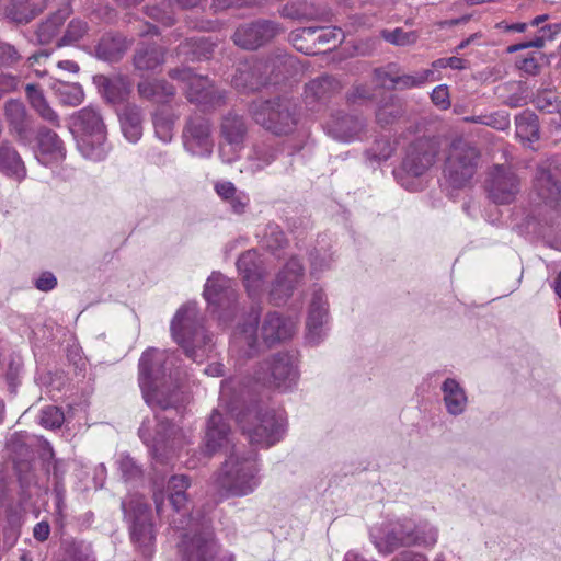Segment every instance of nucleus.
I'll return each mask as SVG.
<instances>
[{"mask_svg":"<svg viewBox=\"0 0 561 561\" xmlns=\"http://www.w3.org/2000/svg\"><path fill=\"white\" fill-rule=\"evenodd\" d=\"M522 182L511 167L495 164L491 168L485 182L490 199L499 205L513 203L520 192Z\"/></svg>","mask_w":561,"mask_h":561,"instance_id":"nucleus-12","label":"nucleus"},{"mask_svg":"<svg viewBox=\"0 0 561 561\" xmlns=\"http://www.w3.org/2000/svg\"><path fill=\"white\" fill-rule=\"evenodd\" d=\"M254 379L267 388L286 390L295 379L293 357L288 353H277L265 360Z\"/></svg>","mask_w":561,"mask_h":561,"instance_id":"nucleus-13","label":"nucleus"},{"mask_svg":"<svg viewBox=\"0 0 561 561\" xmlns=\"http://www.w3.org/2000/svg\"><path fill=\"white\" fill-rule=\"evenodd\" d=\"M65 157L66 149L59 136L46 127L39 128L37 131V159L47 165L60 162Z\"/></svg>","mask_w":561,"mask_h":561,"instance_id":"nucleus-23","label":"nucleus"},{"mask_svg":"<svg viewBox=\"0 0 561 561\" xmlns=\"http://www.w3.org/2000/svg\"><path fill=\"white\" fill-rule=\"evenodd\" d=\"M385 540L389 551L410 546L431 548L437 542V531L434 528L397 523L387 533Z\"/></svg>","mask_w":561,"mask_h":561,"instance_id":"nucleus-15","label":"nucleus"},{"mask_svg":"<svg viewBox=\"0 0 561 561\" xmlns=\"http://www.w3.org/2000/svg\"><path fill=\"white\" fill-rule=\"evenodd\" d=\"M169 77L184 84L185 98L202 111L211 112L226 105V92L218 89L208 77L197 75L190 68L171 69Z\"/></svg>","mask_w":561,"mask_h":561,"instance_id":"nucleus-4","label":"nucleus"},{"mask_svg":"<svg viewBox=\"0 0 561 561\" xmlns=\"http://www.w3.org/2000/svg\"><path fill=\"white\" fill-rule=\"evenodd\" d=\"M364 127L365 123L363 119L348 114L332 115L325 123V129L329 135L346 142L357 139Z\"/></svg>","mask_w":561,"mask_h":561,"instance_id":"nucleus-24","label":"nucleus"},{"mask_svg":"<svg viewBox=\"0 0 561 561\" xmlns=\"http://www.w3.org/2000/svg\"><path fill=\"white\" fill-rule=\"evenodd\" d=\"M237 267L242 275L249 296L255 297L261 291L267 275L261 255L255 250H249L239 256Z\"/></svg>","mask_w":561,"mask_h":561,"instance_id":"nucleus-19","label":"nucleus"},{"mask_svg":"<svg viewBox=\"0 0 561 561\" xmlns=\"http://www.w3.org/2000/svg\"><path fill=\"white\" fill-rule=\"evenodd\" d=\"M341 90V83L331 76L314 78L305 84L304 102L312 111L325 105Z\"/></svg>","mask_w":561,"mask_h":561,"instance_id":"nucleus-20","label":"nucleus"},{"mask_svg":"<svg viewBox=\"0 0 561 561\" xmlns=\"http://www.w3.org/2000/svg\"><path fill=\"white\" fill-rule=\"evenodd\" d=\"M534 190L546 204H558L561 199V183L542 165L537 168Z\"/></svg>","mask_w":561,"mask_h":561,"instance_id":"nucleus-29","label":"nucleus"},{"mask_svg":"<svg viewBox=\"0 0 561 561\" xmlns=\"http://www.w3.org/2000/svg\"><path fill=\"white\" fill-rule=\"evenodd\" d=\"M440 146L435 138H419L411 142L402 161L404 171L413 176L426 173L436 162Z\"/></svg>","mask_w":561,"mask_h":561,"instance_id":"nucleus-14","label":"nucleus"},{"mask_svg":"<svg viewBox=\"0 0 561 561\" xmlns=\"http://www.w3.org/2000/svg\"><path fill=\"white\" fill-rule=\"evenodd\" d=\"M138 92L144 99L164 104L173 99L175 88L165 80H146L138 84Z\"/></svg>","mask_w":561,"mask_h":561,"instance_id":"nucleus-36","label":"nucleus"},{"mask_svg":"<svg viewBox=\"0 0 561 561\" xmlns=\"http://www.w3.org/2000/svg\"><path fill=\"white\" fill-rule=\"evenodd\" d=\"M123 510L129 520V534L131 541L141 549L142 553L150 556L156 540V531L152 523L151 508L142 499H133Z\"/></svg>","mask_w":561,"mask_h":561,"instance_id":"nucleus-11","label":"nucleus"},{"mask_svg":"<svg viewBox=\"0 0 561 561\" xmlns=\"http://www.w3.org/2000/svg\"><path fill=\"white\" fill-rule=\"evenodd\" d=\"M516 136L522 141L533 142L539 139V124L535 114L525 112L515 118Z\"/></svg>","mask_w":561,"mask_h":561,"instance_id":"nucleus-43","label":"nucleus"},{"mask_svg":"<svg viewBox=\"0 0 561 561\" xmlns=\"http://www.w3.org/2000/svg\"><path fill=\"white\" fill-rule=\"evenodd\" d=\"M279 148L272 142L261 141L253 146L250 160L253 171H262L271 165L278 157Z\"/></svg>","mask_w":561,"mask_h":561,"instance_id":"nucleus-42","label":"nucleus"},{"mask_svg":"<svg viewBox=\"0 0 561 561\" xmlns=\"http://www.w3.org/2000/svg\"><path fill=\"white\" fill-rule=\"evenodd\" d=\"M328 316V301L322 289H316L307 318V328L310 334H316Z\"/></svg>","mask_w":561,"mask_h":561,"instance_id":"nucleus-38","label":"nucleus"},{"mask_svg":"<svg viewBox=\"0 0 561 561\" xmlns=\"http://www.w3.org/2000/svg\"><path fill=\"white\" fill-rule=\"evenodd\" d=\"M71 8V0H13L9 14L18 23H28L45 9Z\"/></svg>","mask_w":561,"mask_h":561,"instance_id":"nucleus-21","label":"nucleus"},{"mask_svg":"<svg viewBox=\"0 0 561 561\" xmlns=\"http://www.w3.org/2000/svg\"><path fill=\"white\" fill-rule=\"evenodd\" d=\"M380 34L385 41L397 46L412 45L419 38L415 31L405 32L401 27H397L393 31L382 30Z\"/></svg>","mask_w":561,"mask_h":561,"instance_id":"nucleus-51","label":"nucleus"},{"mask_svg":"<svg viewBox=\"0 0 561 561\" xmlns=\"http://www.w3.org/2000/svg\"><path fill=\"white\" fill-rule=\"evenodd\" d=\"M286 64V58L271 61L253 59L240 62L232 77V84L239 91H255L265 84H275L278 82V76L274 75L275 68Z\"/></svg>","mask_w":561,"mask_h":561,"instance_id":"nucleus-10","label":"nucleus"},{"mask_svg":"<svg viewBox=\"0 0 561 561\" xmlns=\"http://www.w3.org/2000/svg\"><path fill=\"white\" fill-rule=\"evenodd\" d=\"M4 117L9 125V130L20 142L28 140V122L24 104L11 99L4 104Z\"/></svg>","mask_w":561,"mask_h":561,"instance_id":"nucleus-26","label":"nucleus"},{"mask_svg":"<svg viewBox=\"0 0 561 561\" xmlns=\"http://www.w3.org/2000/svg\"><path fill=\"white\" fill-rule=\"evenodd\" d=\"M191 486V480L185 474L172 476L168 481V500L172 513L165 514L164 494L156 492L153 501L157 515L165 518L169 525L174 529H183L191 526L199 515L193 514L192 501L186 491Z\"/></svg>","mask_w":561,"mask_h":561,"instance_id":"nucleus-3","label":"nucleus"},{"mask_svg":"<svg viewBox=\"0 0 561 561\" xmlns=\"http://www.w3.org/2000/svg\"><path fill=\"white\" fill-rule=\"evenodd\" d=\"M249 113L257 125L275 136L293 134L299 123L297 104L285 98L253 101Z\"/></svg>","mask_w":561,"mask_h":561,"instance_id":"nucleus-2","label":"nucleus"},{"mask_svg":"<svg viewBox=\"0 0 561 561\" xmlns=\"http://www.w3.org/2000/svg\"><path fill=\"white\" fill-rule=\"evenodd\" d=\"M214 47L215 43L208 37H192L179 45L178 53L185 56L191 55V59H208L214 51Z\"/></svg>","mask_w":561,"mask_h":561,"instance_id":"nucleus-41","label":"nucleus"},{"mask_svg":"<svg viewBox=\"0 0 561 561\" xmlns=\"http://www.w3.org/2000/svg\"><path fill=\"white\" fill-rule=\"evenodd\" d=\"M535 106L540 111L552 113L558 105L556 104V96L551 92L543 91L538 93L534 99Z\"/></svg>","mask_w":561,"mask_h":561,"instance_id":"nucleus-59","label":"nucleus"},{"mask_svg":"<svg viewBox=\"0 0 561 561\" xmlns=\"http://www.w3.org/2000/svg\"><path fill=\"white\" fill-rule=\"evenodd\" d=\"M229 426L224 422L222 415L214 411L207 423V431L205 435V451L213 455L224 447L229 445Z\"/></svg>","mask_w":561,"mask_h":561,"instance_id":"nucleus-27","label":"nucleus"},{"mask_svg":"<svg viewBox=\"0 0 561 561\" xmlns=\"http://www.w3.org/2000/svg\"><path fill=\"white\" fill-rule=\"evenodd\" d=\"M517 68L528 76H537L541 66L535 55L520 57L516 60Z\"/></svg>","mask_w":561,"mask_h":561,"instance_id":"nucleus-58","label":"nucleus"},{"mask_svg":"<svg viewBox=\"0 0 561 561\" xmlns=\"http://www.w3.org/2000/svg\"><path fill=\"white\" fill-rule=\"evenodd\" d=\"M318 33L316 35V43L319 44H332L335 47L337 42H341L344 37L343 31L339 27H317Z\"/></svg>","mask_w":561,"mask_h":561,"instance_id":"nucleus-56","label":"nucleus"},{"mask_svg":"<svg viewBox=\"0 0 561 561\" xmlns=\"http://www.w3.org/2000/svg\"><path fill=\"white\" fill-rule=\"evenodd\" d=\"M20 60L18 50L9 44L0 45V66H12Z\"/></svg>","mask_w":561,"mask_h":561,"instance_id":"nucleus-61","label":"nucleus"},{"mask_svg":"<svg viewBox=\"0 0 561 561\" xmlns=\"http://www.w3.org/2000/svg\"><path fill=\"white\" fill-rule=\"evenodd\" d=\"M279 28L271 21H257L241 25L232 37L234 44L243 49H256L276 36Z\"/></svg>","mask_w":561,"mask_h":561,"instance_id":"nucleus-18","label":"nucleus"},{"mask_svg":"<svg viewBox=\"0 0 561 561\" xmlns=\"http://www.w3.org/2000/svg\"><path fill=\"white\" fill-rule=\"evenodd\" d=\"M130 42L121 34H104L95 47L96 56L106 61H118L126 50Z\"/></svg>","mask_w":561,"mask_h":561,"instance_id":"nucleus-31","label":"nucleus"},{"mask_svg":"<svg viewBox=\"0 0 561 561\" xmlns=\"http://www.w3.org/2000/svg\"><path fill=\"white\" fill-rule=\"evenodd\" d=\"M0 171L18 181L23 180L26 175V169L20 154L9 141H2L0 145Z\"/></svg>","mask_w":561,"mask_h":561,"instance_id":"nucleus-32","label":"nucleus"},{"mask_svg":"<svg viewBox=\"0 0 561 561\" xmlns=\"http://www.w3.org/2000/svg\"><path fill=\"white\" fill-rule=\"evenodd\" d=\"M72 9H56L36 31V37L41 44L50 43L58 34L65 21L71 14Z\"/></svg>","mask_w":561,"mask_h":561,"instance_id":"nucleus-37","label":"nucleus"},{"mask_svg":"<svg viewBox=\"0 0 561 561\" xmlns=\"http://www.w3.org/2000/svg\"><path fill=\"white\" fill-rule=\"evenodd\" d=\"M20 79L9 73L0 75V98L18 89Z\"/></svg>","mask_w":561,"mask_h":561,"instance_id":"nucleus-64","label":"nucleus"},{"mask_svg":"<svg viewBox=\"0 0 561 561\" xmlns=\"http://www.w3.org/2000/svg\"><path fill=\"white\" fill-rule=\"evenodd\" d=\"M296 331V322L285 319L277 312L268 313L262 325V337L267 344L290 339Z\"/></svg>","mask_w":561,"mask_h":561,"instance_id":"nucleus-25","label":"nucleus"},{"mask_svg":"<svg viewBox=\"0 0 561 561\" xmlns=\"http://www.w3.org/2000/svg\"><path fill=\"white\" fill-rule=\"evenodd\" d=\"M480 151L462 139L454 140L444 165V176L454 188L468 186L477 173Z\"/></svg>","mask_w":561,"mask_h":561,"instance_id":"nucleus-6","label":"nucleus"},{"mask_svg":"<svg viewBox=\"0 0 561 561\" xmlns=\"http://www.w3.org/2000/svg\"><path fill=\"white\" fill-rule=\"evenodd\" d=\"M34 284L41 291H50L57 286V278L51 272L45 271L39 274Z\"/></svg>","mask_w":561,"mask_h":561,"instance_id":"nucleus-62","label":"nucleus"},{"mask_svg":"<svg viewBox=\"0 0 561 561\" xmlns=\"http://www.w3.org/2000/svg\"><path fill=\"white\" fill-rule=\"evenodd\" d=\"M64 421V412L56 405L45 407L41 411L39 424L45 428H59Z\"/></svg>","mask_w":561,"mask_h":561,"instance_id":"nucleus-53","label":"nucleus"},{"mask_svg":"<svg viewBox=\"0 0 561 561\" xmlns=\"http://www.w3.org/2000/svg\"><path fill=\"white\" fill-rule=\"evenodd\" d=\"M201 0H153L152 4L146 7V14L164 26H172L174 19V3L188 9L198 5Z\"/></svg>","mask_w":561,"mask_h":561,"instance_id":"nucleus-28","label":"nucleus"},{"mask_svg":"<svg viewBox=\"0 0 561 561\" xmlns=\"http://www.w3.org/2000/svg\"><path fill=\"white\" fill-rule=\"evenodd\" d=\"M164 61V51L160 47H147L139 49L134 57L136 69L149 71L154 70Z\"/></svg>","mask_w":561,"mask_h":561,"instance_id":"nucleus-44","label":"nucleus"},{"mask_svg":"<svg viewBox=\"0 0 561 561\" xmlns=\"http://www.w3.org/2000/svg\"><path fill=\"white\" fill-rule=\"evenodd\" d=\"M174 353L149 348L139 359V387L147 402L157 396L160 385L164 382L174 366Z\"/></svg>","mask_w":561,"mask_h":561,"instance_id":"nucleus-7","label":"nucleus"},{"mask_svg":"<svg viewBox=\"0 0 561 561\" xmlns=\"http://www.w3.org/2000/svg\"><path fill=\"white\" fill-rule=\"evenodd\" d=\"M402 114V105L391 100L378 108L376 113L377 123L382 127L392 125Z\"/></svg>","mask_w":561,"mask_h":561,"instance_id":"nucleus-50","label":"nucleus"},{"mask_svg":"<svg viewBox=\"0 0 561 561\" xmlns=\"http://www.w3.org/2000/svg\"><path fill=\"white\" fill-rule=\"evenodd\" d=\"M304 277V266L297 256H293L277 274L270 293L274 305H282L291 297L296 286Z\"/></svg>","mask_w":561,"mask_h":561,"instance_id":"nucleus-17","label":"nucleus"},{"mask_svg":"<svg viewBox=\"0 0 561 561\" xmlns=\"http://www.w3.org/2000/svg\"><path fill=\"white\" fill-rule=\"evenodd\" d=\"M432 67L435 69H445L447 67L456 70L466 68V60L459 57L439 58L433 61Z\"/></svg>","mask_w":561,"mask_h":561,"instance_id":"nucleus-63","label":"nucleus"},{"mask_svg":"<svg viewBox=\"0 0 561 561\" xmlns=\"http://www.w3.org/2000/svg\"><path fill=\"white\" fill-rule=\"evenodd\" d=\"M203 295L209 305L221 309H229L237 299L231 280L215 273L208 277Z\"/></svg>","mask_w":561,"mask_h":561,"instance_id":"nucleus-22","label":"nucleus"},{"mask_svg":"<svg viewBox=\"0 0 561 561\" xmlns=\"http://www.w3.org/2000/svg\"><path fill=\"white\" fill-rule=\"evenodd\" d=\"M171 333L185 355L194 362L202 363L211 351V336L207 334L195 304L184 305L176 311L171 322Z\"/></svg>","mask_w":561,"mask_h":561,"instance_id":"nucleus-1","label":"nucleus"},{"mask_svg":"<svg viewBox=\"0 0 561 561\" xmlns=\"http://www.w3.org/2000/svg\"><path fill=\"white\" fill-rule=\"evenodd\" d=\"M71 561H96L90 545L78 543L71 549Z\"/></svg>","mask_w":561,"mask_h":561,"instance_id":"nucleus-60","label":"nucleus"},{"mask_svg":"<svg viewBox=\"0 0 561 561\" xmlns=\"http://www.w3.org/2000/svg\"><path fill=\"white\" fill-rule=\"evenodd\" d=\"M122 129L125 137L130 141H136L141 136V117L136 106L128 107L121 115Z\"/></svg>","mask_w":561,"mask_h":561,"instance_id":"nucleus-47","label":"nucleus"},{"mask_svg":"<svg viewBox=\"0 0 561 561\" xmlns=\"http://www.w3.org/2000/svg\"><path fill=\"white\" fill-rule=\"evenodd\" d=\"M88 23L80 19H72L65 32V35L58 43V46L68 45L81 39L88 32Z\"/></svg>","mask_w":561,"mask_h":561,"instance_id":"nucleus-52","label":"nucleus"},{"mask_svg":"<svg viewBox=\"0 0 561 561\" xmlns=\"http://www.w3.org/2000/svg\"><path fill=\"white\" fill-rule=\"evenodd\" d=\"M101 80L103 94L107 102L121 104L127 101L131 92V83L127 77H103Z\"/></svg>","mask_w":561,"mask_h":561,"instance_id":"nucleus-34","label":"nucleus"},{"mask_svg":"<svg viewBox=\"0 0 561 561\" xmlns=\"http://www.w3.org/2000/svg\"><path fill=\"white\" fill-rule=\"evenodd\" d=\"M317 27H301L290 33V42L293 46L305 55H314L318 53L316 48Z\"/></svg>","mask_w":561,"mask_h":561,"instance_id":"nucleus-45","label":"nucleus"},{"mask_svg":"<svg viewBox=\"0 0 561 561\" xmlns=\"http://www.w3.org/2000/svg\"><path fill=\"white\" fill-rule=\"evenodd\" d=\"M260 318V309L252 308L249 314V321L242 325L240 329V336H237V340H243L249 348L252 351L256 345V331Z\"/></svg>","mask_w":561,"mask_h":561,"instance_id":"nucleus-49","label":"nucleus"},{"mask_svg":"<svg viewBox=\"0 0 561 561\" xmlns=\"http://www.w3.org/2000/svg\"><path fill=\"white\" fill-rule=\"evenodd\" d=\"M247 135V126L242 116L229 112L220 124V136L228 145L240 147Z\"/></svg>","mask_w":561,"mask_h":561,"instance_id":"nucleus-35","label":"nucleus"},{"mask_svg":"<svg viewBox=\"0 0 561 561\" xmlns=\"http://www.w3.org/2000/svg\"><path fill=\"white\" fill-rule=\"evenodd\" d=\"M182 530L193 531L183 535L179 546L182 561H215L219 552V545L213 530L209 528V520L204 516L195 518V522Z\"/></svg>","mask_w":561,"mask_h":561,"instance_id":"nucleus-8","label":"nucleus"},{"mask_svg":"<svg viewBox=\"0 0 561 561\" xmlns=\"http://www.w3.org/2000/svg\"><path fill=\"white\" fill-rule=\"evenodd\" d=\"M375 77L378 83L388 89H408L414 87H421L427 80V76L430 71H425L424 75L420 77L403 75L398 77H392L388 72L376 69Z\"/></svg>","mask_w":561,"mask_h":561,"instance_id":"nucleus-39","label":"nucleus"},{"mask_svg":"<svg viewBox=\"0 0 561 561\" xmlns=\"http://www.w3.org/2000/svg\"><path fill=\"white\" fill-rule=\"evenodd\" d=\"M262 242L264 248L278 257L280 256L279 251L288 244L285 233L278 226H270Z\"/></svg>","mask_w":561,"mask_h":561,"instance_id":"nucleus-48","label":"nucleus"},{"mask_svg":"<svg viewBox=\"0 0 561 561\" xmlns=\"http://www.w3.org/2000/svg\"><path fill=\"white\" fill-rule=\"evenodd\" d=\"M551 25L552 24L542 26L539 30V33L541 35L536 36L535 38H533L530 41H526V42H522V43H518V44L511 45L507 48V51L508 53H515V51H518V50H522V49H526V48H531V47H534V48H542L547 41L554 39V37L549 38V36L551 35V32L547 30Z\"/></svg>","mask_w":561,"mask_h":561,"instance_id":"nucleus-54","label":"nucleus"},{"mask_svg":"<svg viewBox=\"0 0 561 561\" xmlns=\"http://www.w3.org/2000/svg\"><path fill=\"white\" fill-rule=\"evenodd\" d=\"M55 93L64 105L78 106L83 102L84 93L79 83L58 81L54 85Z\"/></svg>","mask_w":561,"mask_h":561,"instance_id":"nucleus-46","label":"nucleus"},{"mask_svg":"<svg viewBox=\"0 0 561 561\" xmlns=\"http://www.w3.org/2000/svg\"><path fill=\"white\" fill-rule=\"evenodd\" d=\"M153 126L156 134L163 140L169 141L172 137L173 119L167 118L162 113L156 112L153 115Z\"/></svg>","mask_w":561,"mask_h":561,"instance_id":"nucleus-55","label":"nucleus"},{"mask_svg":"<svg viewBox=\"0 0 561 561\" xmlns=\"http://www.w3.org/2000/svg\"><path fill=\"white\" fill-rule=\"evenodd\" d=\"M238 423L250 443L261 447L273 446L284 432L282 420L273 410L255 413L249 410L238 416Z\"/></svg>","mask_w":561,"mask_h":561,"instance_id":"nucleus-9","label":"nucleus"},{"mask_svg":"<svg viewBox=\"0 0 561 561\" xmlns=\"http://www.w3.org/2000/svg\"><path fill=\"white\" fill-rule=\"evenodd\" d=\"M432 102L442 110H447L450 107V96L449 90L446 84H440L434 88L431 94Z\"/></svg>","mask_w":561,"mask_h":561,"instance_id":"nucleus-57","label":"nucleus"},{"mask_svg":"<svg viewBox=\"0 0 561 561\" xmlns=\"http://www.w3.org/2000/svg\"><path fill=\"white\" fill-rule=\"evenodd\" d=\"M257 466L254 458L239 459L231 454L224 470L216 479L219 493L224 497L243 496L254 491L259 481Z\"/></svg>","mask_w":561,"mask_h":561,"instance_id":"nucleus-5","label":"nucleus"},{"mask_svg":"<svg viewBox=\"0 0 561 561\" xmlns=\"http://www.w3.org/2000/svg\"><path fill=\"white\" fill-rule=\"evenodd\" d=\"M444 401L450 414L458 415L463 412L467 397L459 383L448 378L443 383Z\"/></svg>","mask_w":561,"mask_h":561,"instance_id":"nucleus-40","label":"nucleus"},{"mask_svg":"<svg viewBox=\"0 0 561 561\" xmlns=\"http://www.w3.org/2000/svg\"><path fill=\"white\" fill-rule=\"evenodd\" d=\"M26 98L33 110L54 127L60 126L58 114L50 107L38 84L28 83L25 87Z\"/></svg>","mask_w":561,"mask_h":561,"instance_id":"nucleus-33","label":"nucleus"},{"mask_svg":"<svg viewBox=\"0 0 561 561\" xmlns=\"http://www.w3.org/2000/svg\"><path fill=\"white\" fill-rule=\"evenodd\" d=\"M182 139L192 154H209L213 147L210 121L203 115H191L184 125Z\"/></svg>","mask_w":561,"mask_h":561,"instance_id":"nucleus-16","label":"nucleus"},{"mask_svg":"<svg viewBox=\"0 0 561 561\" xmlns=\"http://www.w3.org/2000/svg\"><path fill=\"white\" fill-rule=\"evenodd\" d=\"M77 121L78 125L87 134V136L92 137L98 144V152L95 153V158H101L104 150L103 148H100V146L105 139V127L100 114L93 108L84 107L79 111Z\"/></svg>","mask_w":561,"mask_h":561,"instance_id":"nucleus-30","label":"nucleus"}]
</instances>
